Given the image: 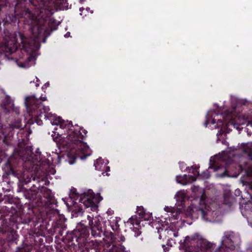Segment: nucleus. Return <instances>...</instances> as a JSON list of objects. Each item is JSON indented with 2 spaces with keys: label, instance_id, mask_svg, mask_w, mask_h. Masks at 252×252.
Segmentation results:
<instances>
[{
  "label": "nucleus",
  "instance_id": "obj_1",
  "mask_svg": "<svg viewBox=\"0 0 252 252\" xmlns=\"http://www.w3.org/2000/svg\"><path fill=\"white\" fill-rule=\"evenodd\" d=\"M37 166L31 148L26 147L15 151L2 168L7 175L16 177L23 185H27L32 182L30 172L35 171Z\"/></svg>",
  "mask_w": 252,
  "mask_h": 252
},
{
  "label": "nucleus",
  "instance_id": "obj_2",
  "mask_svg": "<svg viewBox=\"0 0 252 252\" xmlns=\"http://www.w3.org/2000/svg\"><path fill=\"white\" fill-rule=\"evenodd\" d=\"M53 123L59 125L63 129H68V134L66 137L60 135L59 138H53L63 149L67 150H75L76 152H80L85 157L91 155L89 147L83 141L88 132L86 129L77 125H75L74 127L71 121L65 122L60 117L56 119Z\"/></svg>",
  "mask_w": 252,
  "mask_h": 252
},
{
  "label": "nucleus",
  "instance_id": "obj_3",
  "mask_svg": "<svg viewBox=\"0 0 252 252\" xmlns=\"http://www.w3.org/2000/svg\"><path fill=\"white\" fill-rule=\"evenodd\" d=\"M89 235L88 227L82 222H79L75 229L66 233L65 235L63 237V241L71 252L85 251L89 252L90 249H97L101 243L99 240H90Z\"/></svg>",
  "mask_w": 252,
  "mask_h": 252
},
{
  "label": "nucleus",
  "instance_id": "obj_4",
  "mask_svg": "<svg viewBox=\"0 0 252 252\" xmlns=\"http://www.w3.org/2000/svg\"><path fill=\"white\" fill-rule=\"evenodd\" d=\"M232 235L229 232H225L222 237L221 245L214 252H228L235 249L234 242L232 240ZM201 239V236L195 234L191 237L187 236L182 241H180L179 248L185 252H212L215 248V245L209 242H202L200 246H198V241Z\"/></svg>",
  "mask_w": 252,
  "mask_h": 252
},
{
  "label": "nucleus",
  "instance_id": "obj_5",
  "mask_svg": "<svg viewBox=\"0 0 252 252\" xmlns=\"http://www.w3.org/2000/svg\"><path fill=\"white\" fill-rule=\"evenodd\" d=\"M38 180L36 184H32L31 187L27 189L23 187V193L26 199L32 201L33 212L37 209L52 207L53 205H57V201L52 194L51 190L47 188L41 186Z\"/></svg>",
  "mask_w": 252,
  "mask_h": 252
},
{
  "label": "nucleus",
  "instance_id": "obj_6",
  "mask_svg": "<svg viewBox=\"0 0 252 252\" xmlns=\"http://www.w3.org/2000/svg\"><path fill=\"white\" fill-rule=\"evenodd\" d=\"M46 97H35L34 95L28 96L25 98V105L27 112L32 118L35 119L36 124L42 125L41 118L46 120L48 118V108L44 106L42 101L46 100Z\"/></svg>",
  "mask_w": 252,
  "mask_h": 252
},
{
  "label": "nucleus",
  "instance_id": "obj_7",
  "mask_svg": "<svg viewBox=\"0 0 252 252\" xmlns=\"http://www.w3.org/2000/svg\"><path fill=\"white\" fill-rule=\"evenodd\" d=\"M52 207H48V209L42 214L43 216H46L49 222H51V227L49 229V233L52 235H56L55 238H60L63 234L64 231L66 229L65 221L66 219L63 215L59 213V211Z\"/></svg>",
  "mask_w": 252,
  "mask_h": 252
},
{
  "label": "nucleus",
  "instance_id": "obj_8",
  "mask_svg": "<svg viewBox=\"0 0 252 252\" xmlns=\"http://www.w3.org/2000/svg\"><path fill=\"white\" fill-rule=\"evenodd\" d=\"M19 37L22 44L21 51L27 53L26 60L21 62V66L23 67H29L31 66L32 62L35 60V57L33 55V52L37 48L38 43L35 38H27L23 34L19 33Z\"/></svg>",
  "mask_w": 252,
  "mask_h": 252
},
{
  "label": "nucleus",
  "instance_id": "obj_9",
  "mask_svg": "<svg viewBox=\"0 0 252 252\" xmlns=\"http://www.w3.org/2000/svg\"><path fill=\"white\" fill-rule=\"evenodd\" d=\"M48 208L38 209L39 214L34 217L30 219L27 223L31 226L33 227L35 229L34 233L45 235V231L47 229V225H49V221L46 216H43L42 215L46 211Z\"/></svg>",
  "mask_w": 252,
  "mask_h": 252
},
{
  "label": "nucleus",
  "instance_id": "obj_10",
  "mask_svg": "<svg viewBox=\"0 0 252 252\" xmlns=\"http://www.w3.org/2000/svg\"><path fill=\"white\" fill-rule=\"evenodd\" d=\"M94 194L93 193L84 192L81 195L79 199V202L81 204L75 205V209L73 211L78 215H80L82 214L84 209L89 207L91 208L92 211H95L97 206L94 202Z\"/></svg>",
  "mask_w": 252,
  "mask_h": 252
},
{
  "label": "nucleus",
  "instance_id": "obj_11",
  "mask_svg": "<svg viewBox=\"0 0 252 252\" xmlns=\"http://www.w3.org/2000/svg\"><path fill=\"white\" fill-rule=\"evenodd\" d=\"M3 235L4 239L8 245L12 243L17 244L19 235L17 232L10 226L6 219L0 217V235Z\"/></svg>",
  "mask_w": 252,
  "mask_h": 252
},
{
  "label": "nucleus",
  "instance_id": "obj_12",
  "mask_svg": "<svg viewBox=\"0 0 252 252\" xmlns=\"http://www.w3.org/2000/svg\"><path fill=\"white\" fill-rule=\"evenodd\" d=\"M89 225L91 230V234L94 238H100L103 236L102 225L97 217L94 218L90 215L87 217Z\"/></svg>",
  "mask_w": 252,
  "mask_h": 252
},
{
  "label": "nucleus",
  "instance_id": "obj_13",
  "mask_svg": "<svg viewBox=\"0 0 252 252\" xmlns=\"http://www.w3.org/2000/svg\"><path fill=\"white\" fill-rule=\"evenodd\" d=\"M18 45L21 46V45L18 44L15 37L11 34L5 35L1 45V50L5 53L11 54L17 50Z\"/></svg>",
  "mask_w": 252,
  "mask_h": 252
},
{
  "label": "nucleus",
  "instance_id": "obj_14",
  "mask_svg": "<svg viewBox=\"0 0 252 252\" xmlns=\"http://www.w3.org/2000/svg\"><path fill=\"white\" fill-rule=\"evenodd\" d=\"M103 236H104L106 238L110 240V242H123L126 240V238L120 233H115L112 232H108L107 231L103 230Z\"/></svg>",
  "mask_w": 252,
  "mask_h": 252
},
{
  "label": "nucleus",
  "instance_id": "obj_15",
  "mask_svg": "<svg viewBox=\"0 0 252 252\" xmlns=\"http://www.w3.org/2000/svg\"><path fill=\"white\" fill-rule=\"evenodd\" d=\"M227 117L228 119H226L223 117V119H218L217 122V120L215 118L212 119L211 123L212 124H217V127L218 128L221 127L224 125H235L234 120L232 119L231 115L230 114H227ZM221 129H220V131Z\"/></svg>",
  "mask_w": 252,
  "mask_h": 252
},
{
  "label": "nucleus",
  "instance_id": "obj_16",
  "mask_svg": "<svg viewBox=\"0 0 252 252\" xmlns=\"http://www.w3.org/2000/svg\"><path fill=\"white\" fill-rule=\"evenodd\" d=\"M125 247L117 242L108 243L104 246V252H126Z\"/></svg>",
  "mask_w": 252,
  "mask_h": 252
},
{
  "label": "nucleus",
  "instance_id": "obj_17",
  "mask_svg": "<svg viewBox=\"0 0 252 252\" xmlns=\"http://www.w3.org/2000/svg\"><path fill=\"white\" fill-rule=\"evenodd\" d=\"M45 235L37 234V233H34L33 235V243L32 244L35 246V249L40 248L41 246L44 247V240Z\"/></svg>",
  "mask_w": 252,
  "mask_h": 252
},
{
  "label": "nucleus",
  "instance_id": "obj_18",
  "mask_svg": "<svg viewBox=\"0 0 252 252\" xmlns=\"http://www.w3.org/2000/svg\"><path fill=\"white\" fill-rule=\"evenodd\" d=\"M243 151L247 155L248 159L252 161V143L244 145Z\"/></svg>",
  "mask_w": 252,
  "mask_h": 252
},
{
  "label": "nucleus",
  "instance_id": "obj_19",
  "mask_svg": "<svg viewBox=\"0 0 252 252\" xmlns=\"http://www.w3.org/2000/svg\"><path fill=\"white\" fill-rule=\"evenodd\" d=\"M161 232H163L164 234L167 233L168 234H173L174 237L177 236V233L173 231L171 229H164L163 227H160L158 229V233L159 234L158 238L159 239H161L162 238V233Z\"/></svg>",
  "mask_w": 252,
  "mask_h": 252
},
{
  "label": "nucleus",
  "instance_id": "obj_20",
  "mask_svg": "<svg viewBox=\"0 0 252 252\" xmlns=\"http://www.w3.org/2000/svg\"><path fill=\"white\" fill-rule=\"evenodd\" d=\"M137 213L139 216V218L145 220H148L150 218V215L147 214L145 210L142 206L137 207Z\"/></svg>",
  "mask_w": 252,
  "mask_h": 252
},
{
  "label": "nucleus",
  "instance_id": "obj_21",
  "mask_svg": "<svg viewBox=\"0 0 252 252\" xmlns=\"http://www.w3.org/2000/svg\"><path fill=\"white\" fill-rule=\"evenodd\" d=\"M14 203H12L11 202V200H9V201L7 203V205L5 206H3L0 210V213L2 214L1 216L0 217L3 218L4 219H5L2 216H9V214L7 213V212L10 209V206H11Z\"/></svg>",
  "mask_w": 252,
  "mask_h": 252
},
{
  "label": "nucleus",
  "instance_id": "obj_22",
  "mask_svg": "<svg viewBox=\"0 0 252 252\" xmlns=\"http://www.w3.org/2000/svg\"><path fill=\"white\" fill-rule=\"evenodd\" d=\"M110 223L112 229L115 233H120V225L119 224V220H117V218L110 220Z\"/></svg>",
  "mask_w": 252,
  "mask_h": 252
},
{
  "label": "nucleus",
  "instance_id": "obj_23",
  "mask_svg": "<svg viewBox=\"0 0 252 252\" xmlns=\"http://www.w3.org/2000/svg\"><path fill=\"white\" fill-rule=\"evenodd\" d=\"M233 203V198L229 196L227 193H225L224 195L223 204L227 205L228 207H230L232 205Z\"/></svg>",
  "mask_w": 252,
  "mask_h": 252
},
{
  "label": "nucleus",
  "instance_id": "obj_24",
  "mask_svg": "<svg viewBox=\"0 0 252 252\" xmlns=\"http://www.w3.org/2000/svg\"><path fill=\"white\" fill-rule=\"evenodd\" d=\"M11 102L12 100L11 97L8 95H6L2 100V102L0 104V106L2 108H6L10 105Z\"/></svg>",
  "mask_w": 252,
  "mask_h": 252
},
{
  "label": "nucleus",
  "instance_id": "obj_25",
  "mask_svg": "<svg viewBox=\"0 0 252 252\" xmlns=\"http://www.w3.org/2000/svg\"><path fill=\"white\" fill-rule=\"evenodd\" d=\"M94 166L96 170L100 171L103 170L102 168H105V165L103 163V160L101 158H98L94 163Z\"/></svg>",
  "mask_w": 252,
  "mask_h": 252
},
{
  "label": "nucleus",
  "instance_id": "obj_26",
  "mask_svg": "<svg viewBox=\"0 0 252 252\" xmlns=\"http://www.w3.org/2000/svg\"><path fill=\"white\" fill-rule=\"evenodd\" d=\"M128 222L131 224L133 226L134 225L139 226L140 223V221L138 219V217L136 215L131 216V218L129 219Z\"/></svg>",
  "mask_w": 252,
  "mask_h": 252
},
{
  "label": "nucleus",
  "instance_id": "obj_27",
  "mask_svg": "<svg viewBox=\"0 0 252 252\" xmlns=\"http://www.w3.org/2000/svg\"><path fill=\"white\" fill-rule=\"evenodd\" d=\"M16 252H31V248L27 244H24L22 247H17ZM36 252H39L36 251Z\"/></svg>",
  "mask_w": 252,
  "mask_h": 252
},
{
  "label": "nucleus",
  "instance_id": "obj_28",
  "mask_svg": "<svg viewBox=\"0 0 252 252\" xmlns=\"http://www.w3.org/2000/svg\"><path fill=\"white\" fill-rule=\"evenodd\" d=\"M18 211V206L17 204L14 203L11 206H10L9 210L7 212L9 214V216L12 217L14 214H16Z\"/></svg>",
  "mask_w": 252,
  "mask_h": 252
},
{
  "label": "nucleus",
  "instance_id": "obj_29",
  "mask_svg": "<svg viewBox=\"0 0 252 252\" xmlns=\"http://www.w3.org/2000/svg\"><path fill=\"white\" fill-rule=\"evenodd\" d=\"M139 226H133V232H134V236L135 237L139 236L141 233V232L139 230Z\"/></svg>",
  "mask_w": 252,
  "mask_h": 252
},
{
  "label": "nucleus",
  "instance_id": "obj_30",
  "mask_svg": "<svg viewBox=\"0 0 252 252\" xmlns=\"http://www.w3.org/2000/svg\"><path fill=\"white\" fill-rule=\"evenodd\" d=\"M210 168L214 169V171H218L220 168V166L219 165L218 163L215 162L214 163L210 165Z\"/></svg>",
  "mask_w": 252,
  "mask_h": 252
},
{
  "label": "nucleus",
  "instance_id": "obj_31",
  "mask_svg": "<svg viewBox=\"0 0 252 252\" xmlns=\"http://www.w3.org/2000/svg\"><path fill=\"white\" fill-rule=\"evenodd\" d=\"M12 126L14 128H22V126L20 121H17L14 124H12Z\"/></svg>",
  "mask_w": 252,
  "mask_h": 252
},
{
  "label": "nucleus",
  "instance_id": "obj_32",
  "mask_svg": "<svg viewBox=\"0 0 252 252\" xmlns=\"http://www.w3.org/2000/svg\"><path fill=\"white\" fill-rule=\"evenodd\" d=\"M70 192L72 196H70V197H76L78 196V193L77 192L76 189L75 188H73L71 189Z\"/></svg>",
  "mask_w": 252,
  "mask_h": 252
},
{
  "label": "nucleus",
  "instance_id": "obj_33",
  "mask_svg": "<svg viewBox=\"0 0 252 252\" xmlns=\"http://www.w3.org/2000/svg\"><path fill=\"white\" fill-rule=\"evenodd\" d=\"M190 168H192L193 170H192V173L193 174H195L196 173L198 175H199V172L198 171V167H197V166H191L190 167Z\"/></svg>",
  "mask_w": 252,
  "mask_h": 252
},
{
  "label": "nucleus",
  "instance_id": "obj_34",
  "mask_svg": "<svg viewBox=\"0 0 252 252\" xmlns=\"http://www.w3.org/2000/svg\"><path fill=\"white\" fill-rule=\"evenodd\" d=\"M6 4H0V14L3 12V9L6 8Z\"/></svg>",
  "mask_w": 252,
  "mask_h": 252
},
{
  "label": "nucleus",
  "instance_id": "obj_35",
  "mask_svg": "<svg viewBox=\"0 0 252 252\" xmlns=\"http://www.w3.org/2000/svg\"><path fill=\"white\" fill-rule=\"evenodd\" d=\"M186 177H187L186 175H185L183 177H182L181 175H178V176H176V180L178 183H181V182L180 181H179V179L181 178V179H182L183 180H185L186 179Z\"/></svg>",
  "mask_w": 252,
  "mask_h": 252
},
{
  "label": "nucleus",
  "instance_id": "obj_36",
  "mask_svg": "<svg viewBox=\"0 0 252 252\" xmlns=\"http://www.w3.org/2000/svg\"><path fill=\"white\" fill-rule=\"evenodd\" d=\"M199 211L201 212V215H202V217L204 219H205V216H206V212H205V211L204 210L202 209H200Z\"/></svg>",
  "mask_w": 252,
  "mask_h": 252
},
{
  "label": "nucleus",
  "instance_id": "obj_37",
  "mask_svg": "<svg viewBox=\"0 0 252 252\" xmlns=\"http://www.w3.org/2000/svg\"><path fill=\"white\" fill-rule=\"evenodd\" d=\"M210 123V120L208 117V116H206V120L205 122L204 125L206 127Z\"/></svg>",
  "mask_w": 252,
  "mask_h": 252
},
{
  "label": "nucleus",
  "instance_id": "obj_38",
  "mask_svg": "<svg viewBox=\"0 0 252 252\" xmlns=\"http://www.w3.org/2000/svg\"><path fill=\"white\" fill-rule=\"evenodd\" d=\"M205 197H206V196H205V194H204V193H202V194L201 195L200 198V201L203 202L204 200H205Z\"/></svg>",
  "mask_w": 252,
  "mask_h": 252
},
{
  "label": "nucleus",
  "instance_id": "obj_39",
  "mask_svg": "<svg viewBox=\"0 0 252 252\" xmlns=\"http://www.w3.org/2000/svg\"><path fill=\"white\" fill-rule=\"evenodd\" d=\"M186 164L184 162L180 163V167L182 170L185 167Z\"/></svg>",
  "mask_w": 252,
  "mask_h": 252
},
{
  "label": "nucleus",
  "instance_id": "obj_40",
  "mask_svg": "<svg viewBox=\"0 0 252 252\" xmlns=\"http://www.w3.org/2000/svg\"><path fill=\"white\" fill-rule=\"evenodd\" d=\"M162 247L164 251H168V248L167 247H166L165 245H162Z\"/></svg>",
  "mask_w": 252,
  "mask_h": 252
},
{
  "label": "nucleus",
  "instance_id": "obj_41",
  "mask_svg": "<svg viewBox=\"0 0 252 252\" xmlns=\"http://www.w3.org/2000/svg\"><path fill=\"white\" fill-rule=\"evenodd\" d=\"M70 33L69 32H67L65 35H64V36L65 37H68L69 36H70Z\"/></svg>",
  "mask_w": 252,
  "mask_h": 252
},
{
  "label": "nucleus",
  "instance_id": "obj_42",
  "mask_svg": "<svg viewBox=\"0 0 252 252\" xmlns=\"http://www.w3.org/2000/svg\"><path fill=\"white\" fill-rule=\"evenodd\" d=\"M106 168V172H109L110 170V167L109 166L105 167Z\"/></svg>",
  "mask_w": 252,
  "mask_h": 252
},
{
  "label": "nucleus",
  "instance_id": "obj_43",
  "mask_svg": "<svg viewBox=\"0 0 252 252\" xmlns=\"http://www.w3.org/2000/svg\"><path fill=\"white\" fill-rule=\"evenodd\" d=\"M169 209V208L168 207H165V208H164V210H165L166 211H167V212H168V211H168V209Z\"/></svg>",
  "mask_w": 252,
  "mask_h": 252
},
{
  "label": "nucleus",
  "instance_id": "obj_44",
  "mask_svg": "<svg viewBox=\"0 0 252 252\" xmlns=\"http://www.w3.org/2000/svg\"><path fill=\"white\" fill-rule=\"evenodd\" d=\"M186 170L187 171H188V170H189V171H190V168L189 167H186Z\"/></svg>",
  "mask_w": 252,
  "mask_h": 252
},
{
  "label": "nucleus",
  "instance_id": "obj_45",
  "mask_svg": "<svg viewBox=\"0 0 252 252\" xmlns=\"http://www.w3.org/2000/svg\"><path fill=\"white\" fill-rule=\"evenodd\" d=\"M236 192H237V193H239V192H241V191L240 190V189H237L236 190Z\"/></svg>",
  "mask_w": 252,
  "mask_h": 252
},
{
  "label": "nucleus",
  "instance_id": "obj_46",
  "mask_svg": "<svg viewBox=\"0 0 252 252\" xmlns=\"http://www.w3.org/2000/svg\"><path fill=\"white\" fill-rule=\"evenodd\" d=\"M45 86L47 87L49 85V83H46L45 85H44Z\"/></svg>",
  "mask_w": 252,
  "mask_h": 252
},
{
  "label": "nucleus",
  "instance_id": "obj_47",
  "mask_svg": "<svg viewBox=\"0 0 252 252\" xmlns=\"http://www.w3.org/2000/svg\"><path fill=\"white\" fill-rule=\"evenodd\" d=\"M32 181H33V182H34L35 181V177H33V178H32Z\"/></svg>",
  "mask_w": 252,
  "mask_h": 252
},
{
  "label": "nucleus",
  "instance_id": "obj_48",
  "mask_svg": "<svg viewBox=\"0 0 252 252\" xmlns=\"http://www.w3.org/2000/svg\"><path fill=\"white\" fill-rule=\"evenodd\" d=\"M84 9L83 8H80V11H82Z\"/></svg>",
  "mask_w": 252,
  "mask_h": 252
},
{
  "label": "nucleus",
  "instance_id": "obj_49",
  "mask_svg": "<svg viewBox=\"0 0 252 252\" xmlns=\"http://www.w3.org/2000/svg\"><path fill=\"white\" fill-rule=\"evenodd\" d=\"M167 245L171 246V245H170V243L168 242L167 243Z\"/></svg>",
  "mask_w": 252,
  "mask_h": 252
},
{
  "label": "nucleus",
  "instance_id": "obj_50",
  "mask_svg": "<svg viewBox=\"0 0 252 252\" xmlns=\"http://www.w3.org/2000/svg\"><path fill=\"white\" fill-rule=\"evenodd\" d=\"M36 86L37 87L39 86V84H36Z\"/></svg>",
  "mask_w": 252,
  "mask_h": 252
},
{
  "label": "nucleus",
  "instance_id": "obj_51",
  "mask_svg": "<svg viewBox=\"0 0 252 252\" xmlns=\"http://www.w3.org/2000/svg\"><path fill=\"white\" fill-rule=\"evenodd\" d=\"M56 28H54V29H52V31L55 30Z\"/></svg>",
  "mask_w": 252,
  "mask_h": 252
},
{
  "label": "nucleus",
  "instance_id": "obj_52",
  "mask_svg": "<svg viewBox=\"0 0 252 252\" xmlns=\"http://www.w3.org/2000/svg\"><path fill=\"white\" fill-rule=\"evenodd\" d=\"M36 79H37V81H39V80H38V78H36Z\"/></svg>",
  "mask_w": 252,
  "mask_h": 252
}]
</instances>
